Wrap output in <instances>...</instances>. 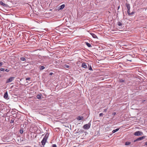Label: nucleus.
<instances>
[{
	"label": "nucleus",
	"instance_id": "f704fd0d",
	"mask_svg": "<svg viewBox=\"0 0 147 147\" xmlns=\"http://www.w3.org/2000/svg\"><path fill=\"white\" fill-rule=\"evenodd\" d=\"M120 82H124V80H120Z\"/></svg>",
	"mask_w": 147,
	"mask_h": 147
},
{
	"label": "nucleus",
	"instance_id": "ea45409f",
	"mask_svg": "<svg viewBox=\"0 0 147 147\" xmlns=\"http://www.w3.org/2000/svg\"><path fill=\"white\" fill-rule=\"evenodd\" d=\"M73 147H76V146H74Z\"/></svg>",
	"mask_w": 147,
	"mask_h": 147
},
{
	"label": "nucleus",
	"instance_id": "393cba45",
	"mask_svg": "<svg viewBox=\"0 0 147 147\" xmlns=\"http://www.w3.org/2000/svg\"><path fill=\"white\" fill-rule=\"evenodd\" d=\"M20 134H22L23 132V131L22 130H20Z\"/></svg>",
	"mask_w": 147,
	"mask_h": 147
},
{
	"label": "nucleus",
	"instance_id": "ddd939ff",
	"mask_svg": "<svg viewBox=\"0 0 147 147\" xmlns=\"http://www.w3.org/2000/svg\"><path fill=\"white\" fill-rule=\"evenodd\" d=\"M119 129V128H117L115 129L114 130L112 131V132L113 133H114L116 132V131H118Z\"/></svg>",
	"mask_w": 147,
	"mask_h": 147
},
{
	"label": "nucleus",
	"instance_id": "412c9836",
	"mask_svg": "<svg viewBox=\"0 0 147 147\" xmlns=\"http://www.w3.org/2000/svg\"><path fill=\"white\" fill-rule=\"evenodd\" d=\"M117 24L119 26H121L122 25V24L120 22H118Z\"/></svg>",
	"mask_w": 147,
	"mask_h": 147
},
{
	"label": "nucleus",
	"instance_id": "58836bf2",
	"mask_svg": "<svg viewBox=\"0 0 147 147\" xmlns=\"http://www.w3.org/2000/svg\"><path fill=\"white\" fill-rule=\"evenodd\" d=\"M119 7H118V8H119Z\"/></svg>",
	"mask_w": 147,
	"mask_h": 147
},
{
	"label": "nucleus",
	"instance_id": "f03ea898",
	"mask_svg": "<svg viewBox=\"0 0 147 147\" xmlns=\"http://www.w3.org/2000/svg\"><path fill=\"white\" fill-rule=\"evenodd\" d=\"M142 134V133L140 131H138L135 132L134 134L136 136H139L141 135Z\"/></svg>",
	"mask_w": 147,
	"mask_h": 147
},
{
	"label": "nucleus",
	"instance_id": "cd10ccee",
	"mask_svg": "<svg viewBox=\"0 0 147 147\" xmlns=\"http://www.w3.org/2000/svg\"><path fill=\"white\" fill-rule=\"evenodd\" d=\"M65 67H66V68H69V66L68 65H65Z\"/></svg>",
	"mask_w": 147,
	"mask_h": 147
},
{
	"label": "nucleus",
	"instance_id": "6e6552de",
	"mask_svg": "<svg viewBox=\"0 0 147 147\" xmlns=\"http://www.w3.org/2000/svg\"><path fill=\"white\" fill-rule=\"evenodd\" d=\"M84 117L82 116H78L77 118V119L78 120H82Z\"/></svg>",
	"mask_w": 147,
	"mask_h": 147
},
{
	"label": "nucleus",
	"instance_id": "0eeeda50",
	"mask_svg": "<svg viewBox=\"0 0 147 147\" xmlns=\"http://www.w3.org/2000/svg\"><path fill=\"white\" fill-rule=\"evenodd\" d=\"M0 4L1 5H3V6H4V7H7V5L6 4H5V3H4L2 1H1L0 2Z\"/></svg>",
	"mask_w": 147,
	"mask_h": 147
},
{
	"label": "nucleus",
	"instance_id": "2eb2a0df",
	"mask_svg": "<svg viewBox=\"0 0 147 147\" xmlns=\"http://www.w3.org/2000/svg\"><path fill=\"white\" fill-rule=\"evenodd\" d=\"M40 69L41 70H43L45 69V67L43 66H41L39 67Z\"/></svg>",
	"mask_w": 147,
	"mask_h": 147
},
{
	"label": "nucleus",
	"instance_id": "4468645a",
	"mask_svg": "<svg viewBox=\"0 0 147 147\" xmlns=\"http://www.w3.org/2000/svg\"><path fill=\"white\" fill-rule=\"evenodd\" d=\"M86 44L89 47H92L91 45L88 42H86Z\"/></svg>",
	"mask_w": 147,
	"mask_h": 147
},
{
	"label": "nucleus",
	"instance_id": "2f4dec72",
	"mask_svg": "<svg viewBox=\"0 0 147 147\" xmlns=\"http://www.w3.org/2000/svg\"><path fill=\"white\" fill-rule=\"evenodd\" d=\"M127 60L128 61H129L130 62H131L132 61L131 59H127Z\"/></svg>",
	"mask_w": 147,
	"mask_h": 147
},
{
	"label": "nucleus",
	"instance_id": "f3484780",
	"mask_svg": "<svg viewBox=\"0 0 147 147\" xmlns=\"http://www.w3.org/2000/svg\"><path fill=\"white\" fill-rule=\"evenodd\" d=\"M20 59L22 61H26V59L24 57H21Z\"/></svg>",
	"mask_w": 147,
	"mask_h": 147
},
{
	"label": "nucleus",
	"instance_id": "aec40b11",
	"mask_svg": "<svg viewBox=\"0 0 147 147\" xmlns=\"http://www.w3.org/2000/svg\"><path fill=\"white\" fill-rule=\"evenodd\" d=\"M130 143H131L130 142H125V144L126 145H129Z\"/></svg>",
	"mask_w": 147,
	"mask_h": 147
},
{
	"label": "nucleus",
	"instance_id": "a878e982",
	"mask_svg": "<svg viewBox=\"0 0 147 147\" xmlns=\"http://www.w3.org/2000/svg\"><path fill=\"white\" fill-rule=\"evenodd\" d=\"M127 12V13L128 15L129 14V13H130V9H129V10H128Z\"/></svg>",
	"mask_w": 147,
	"mask_h": 147
},
{
	"label": "nucleus",
	"instance_id": "72a5a7b5",
	"mask_svg": "<svg viewBox=\"0 0 147 147\" xmlns=\"http://www.w3.org/2000/svg\"><path fill=\"white\" fill-rule=\"evenodd\" d=\"M53 74V73H50L49 75H50V76H51V75H52Z\"/></svg>",
	"mask_w": 147,
	"mask_h": 147
},
{
	"label": "nucleus",
	"instance_id": "473e14b6",
	"mask_svg": "<svg viewBox=\"0 0 147 147\" xmlns=\"http://www.w3.org/2000/svg\"><path fill=\"white\" fill-rule=\"evenodd\" d=\"M107 109H105L104 110V111L105 112H106L107 111Z\"/></svg>",
	"mask_w": 147,
	"mask_h": 147
},
{
	"label": "nucleus",
	"instance_id": "c9c22d12",
	"mask_svg": "<svg viewBox=\"0 0 147 147\" xmlns=\"http://www.w3.org/2000/svg\"><path fill=\"white\" fill-rule=\"evenodd\" d=\"M145 145H147V142H146L145 143Z\"/></svg>",
	"mask_w": 147,
	"mask_h": 147
},
{
	"label": "nucleus",
	"instance_id": "c756f323",
	"mask_svg": "<svg viewBox=\"0 0 147 147\" xmlns=\"http://www.w3.org/2000/svg\"><path fill=\"white\" fill-rule=\"evenodd\" d=\"M52 147H57V146L55 144H53L52 146Z\"/></svg>",
	"mask_w": 147,
	"mask_h": 147
},
{
	"label": "nucleus",
	"instance_id": "4c0bfd02",
	"mask_svg": "<svg viewBox=\"0 0 147 147\" xmlns=\"http://www.w3.org/2000/svg\"><path fill=\"white\" fill-rule=\"evenodd\" d=\"M12 121V123H13V121Z\"/></svg>",
	"mask_w": 147,
	"mask_h": 147
},
{
	"label": "nucleus",
	"instance_id": "bb28decb",
	"mask_svg": "<svg viewBox=\"0 0 147 147\" xmlns=\"http://www.w3.org/2000/svg\"><path fill=\"white\" fill-rule=\"evenodd\" d=\"M30 79V78H26V80H29Z\"/></svg>",
	"mask_w": 147,
	"mask_h": 147
},
{
	"label": "nucleus",
	"instance_id": "39448f33",
	"mask_svg": "<svg viewBox=\"0 0 147 147\" xmlns=\"http://www.w3.org/2000/svg\"><path fill=\"white\" fill-rule=\"evenodd\" d=\"M65 5L64 4H63L60 6L58 8V10H61L63 9L65 7Z\"/></svg>",
	"mask_w": 147,
	"mask_h": 147
},
{
	"label": "nucleus",
	"instance_id": "e433bc0d",
	"mask_svg": "<svg viewBox=\"0 0 147 147\" xmlns=\"http://www.w3.org/2000/svg\"><path fill=\"white\" fill-rule=\"evenodd\" d=\"M115 114H116V113H115V112L113 113V115H115Z\"/></svg>",
	"mask_w": 147,
	"mask_h": 147
},
{
	"label": "nucleus",
	"instance_id": "423d86ee",
	"mask_svg": "<svg viewBox=\"0 0 147 147\" xmlns=\"http://www.w3.org/2000/svg\"><path fill=\"white\" fill-rule=\"evenodd\" d=\"M82 66V67H84L85 68H87V65H86V64L85 63H83Z\"/></svg>",
	"mask_w": 147,
	"mask_h": 147
},
{
	"label": "nucleus",
	"instance_id": "9b49d317",
	"mask_svg": "<svg viewBox=\"0 0 147 147\" xmlns=\"http://www.w3.org/2000/svg\"><path fill=\"white\" fill-rule=\"evenodd\" d=\"M126 6L128 10H129V9H130V5L129 4H126Z\"/></svg>",
	"mask_w": 147,
	"mask_h": 147
},
{
	"label": "nucleus",
	"instance_id": "20e7f679",
	"mask_svg": "<svg viewBox=\"0 0 147 147\" xmlns=\"http://www.w3.org/2000/svg\"><path fill=\"white\" fill-rule=\"evenodd\" d=\"M47 140L43 138L41 142L42 145L43 146H44L45 145V143H46L47 141Z\"/></svg>",
	"mask_w": 147,
	"mask_h": 147
},
{
	"label": "nucleus",
	"instance_id": "7c9ffc66",
	"mask_svg": "<svg viewBox=\"0 0 147 147\" xmlns=\"http://www.w3.org/2000/svg\"><path fill=\"white\" fill-rule=\"evenodd\" d=\"M3 65V63L2 62H0V66H2Z\"/></svg>",
	"mask_w": 147,
	"mask_h": 147
},
{
	"label": "nucleus",
	"instance_id": "b1692460",
	"mask_svg": "<svg viewBox=\"0 0 147 147\" xmlns=\"http://www.w3.org/2000/svg\"><path fill=\"white\" fill-rule=\"evenodd\" d=\"M103 115V114L102 113H100L99 114V116L100 117L102 116Z\"/></svg>",
	"mask_w": 147,
	"mask_h": 147
},
{
	"label": "nucleus",
	"instance_id": "dca6fc26",
	"mask_svg": "<svg viewBox=\"0 0 147 147\" xmlns=\"http://www.w3.org/2000/svg\"><path fill=\"white\" fill-rule=\"evenodd\" d=\"M36 97L38 99H40L41 98V95L38 94L37 95Z\"/></svg>",
	"mask_w": 147,
	"mask_h": 147
},
{
	"label": "nucleus",
	"instance_id": "5701e85b",
	"mask_svg": "<svg viewBox=\"0 0 147 147\" xmlns=\"http://www.w3.org/2000/svg\"><path fill=\"white\" fill-rule=\"evenodd\" d=\"M134 14V12L133 11L131 13H130L129 15H132Z\"/></svg>",
	"mask_w": 147,
	"mask_h": 147
},
{
	"label": "nucleus",
	"instance_id": "f257e3e1",
	"mask_svg": "<svg viewBox=\"0 0 147 147\" xmlns=\"http://www.w3.org/2000/svg\"><path fill=\"white\" fill-rule=\"evenodd\" d=\"M90 124L88 123L84 125L83 126V128L84 129H88L90 128Z\"/></svg>",
	"mask_w": 147,
	"mask_h": 147
},
{
	"label": "nucleus",
	"instance_id": "f8f14e48",
	"mask_svg": "<svg viewBox=\"0 0 147 147\" xmlns=\"http://www.w3.org/2000/svg\"><path fill=\"white\" fill-rule=\"evenodd\" d=\"M90 34L92 36L93 38H96L97 37V36L93 33H90Z\"/></svg>",
	"mask_w": 147,
	"mask_h": 147
},
{
	"label": "nucleus",
	"instance_id": "1a4fd4ad",
	"mask_svg": "<svg viewBox=\"0 0 147 147\" xmlns=\"http://www.w3.org/2000/svg\"><path fill=\"white\" fill-rule=\"evenodd\" d=\"M4 97L5 99H7L8 97V94L7 92L5 93L4 96Z\"/></svg>",
	"mask_w": 147,
	"mask_h": 147
},
{
	"label": "nucleus",
	"instance_id": "4be33fe9",
	"mask_svg": "<svg viewBox=\"0 0 147 147\" xmlns=\"http://www.w3.org/2000/svg\"><path fill=\"white\" fill-rule=\"evenodd\" d=\"M0 70L1 71H4L5 70V69L4 68H1L0 69Z\"/></svg>",
	"mask_w": 147,
	"mask_h": 147
},
{
	"label": "nucleus",
	"instance_id": "a211bd4d",
	"mask_svg": "<svg viewBox=\"0 0 147 147\" xmlns=\"http://www.w3.org/2000/svg\"><path fill=\"white\" fill-rule=\"evenodd\" d=\"M88 66L89 69L90 70L92 71L93 70H92V68L91 66L90 65V66L89 65H88Z\"/></svg>",
	"mask_w": 147,
	"mask_h": 147
},
{
	"label": "nucleus",
	"instance_id": "6ab92c4d",
	"mask_svg": "<svg viewBox=\"0 0 147 147\" xmlns=\"http://www.w3.org/2000/svg\"><path fill=\"white\" fill-rule=\"evenodd\" d=\"M48 135L47 134H46L45 135V136L44 137V138L47 140L48 137Z\"/></svg>",
	"mask_w": 147,
	"mask_h": 147
},
{
	"label": "nucleus",
	"instance_id": "c85d7f7f",
	"mask_svg": "<svg viewBox=\"0 0 147 147\" xmlns=\"http://www.w3.org/2000/svg\"><path fill=\"white\" fill-rule=\"evenodd\" d=\"M9 69H6L5 70V71H6V72H8L9 71Z\"/></svg>",
	"mask_w": 147,
	"mask_h": 147
},
{
	"label": "nucleus",
	"instance_id": "7ed1b4c3",
	"mask_svg": "<svg viewBox=\"0 0 147 147\" xmlns=\"http://www.w3.org/2000/svg\"><path fill=\"white\" fill-rule=\"evenodd\" d=\"M14 79V77H11L7 80L6 83H7L10 82L12 81Z\"/></svg>",
	"mask_w": 147,
	"mask_h": 147
},
{
	"label": "nucleus",
	"instance_id": "9d476101",
	"mask_svg": "<svg viewBox=\"0 0 147 147\" xmlns=\"http://www.w3.org/2000/svg\"><path fill=\"white\" fill-rule=\"evenodd\" d=\"M144 136L141 137L139 138H138L136 140H135L134 141H136L137 140H140L144 139Z\"/></svg>",
	"mask_w": 147,
	"mask_h": 147
}]
</instances>
